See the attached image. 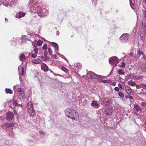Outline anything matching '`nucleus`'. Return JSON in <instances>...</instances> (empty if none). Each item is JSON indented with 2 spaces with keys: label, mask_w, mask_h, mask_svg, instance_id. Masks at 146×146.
Wrapping results in <instances>:
<instances>
[{
  "label": "nucleus",
  "mask_w": 146,
  "mask_h": 146,
  "mask_svg": "<svg viewBox=\"0 0 146 146\" xmlns=\"http://www.w3.org/2000/svg\"><path fill=\"white\" fill-rule=\"evenodd\" d=\"M30 55L29 53H27L25 54H22L20 56V60L22 61V64H23V66H20L18 68V70L19 72V76H23L25 73V70L26 68L27 64V60L26 58Z\"/></svg>",
  "instance_id": "f257e3e1"
},
{
  "label": "nucleus",
  "mask_w": 146,
  "mask_h": 146,
  "mask_svg": "<svg viewBox=\"0 0 146 146\" xmlns=\"http://www.w3.org/2000/svg\"><path fill=\"white\" fill-rule=\"evenodd\" d=\"M65 113L67 117L72 119L77 120L78 119L79 116L78 113L73 108H67L66 110Z\"/></svg>",
  "instance_id": "f03ea898"
},
{
  "label": "nucleus",
  "mask_w": 146,
  "mask_h": 146,
  "mask_svg": "<svg viewBox=\"0 0 146 146\" xmlns=\"http://www.w3.org/2000/svg\"><path fill=\"white\" fill-rule=\"evenodd\" d=\"M36 12L40 17H43L46 16L48 14V11L45 8L41 9L40 7L35 8L34 9Z\"/></svg>",
  "instance_id": "7ed1b4c3"
},
{
  "label": "nucleus",
  "mask_w": 146,
  "mask_h": 146,
  "mask_svg": "<svg viewBox=\"0 0 146 146\" xmlns=\"http://www.w3.org/2000/svg\"><path fill=\"white\" fill-rule=\"evenodd\" d=\"M33 106L31 102H29L27 104L28 111L30 115L33 117L35 116L36 114Z\"/></svg>",
  "instance_id": "20e7f679"
},
{
  "label": "nucleus",
  "mask_w": 146,
  "mask_h": 146,
  "mask_svg": "<svg viewBox=\"0 0 146 146\" xmlns=\"http://www.w3.org/2000/svg\"><path fill=\"white\" fill-rule=\"evenodd\" d=\"M96 76L98 77L97 78V79H98V78H101L104 77L103 76H101L100 75H97L92 71H90L88 72L86 75L87 78H88L93 79L96 78Z\"/></svg>",
  "instance_id": "39448f33"
},
{
  "label": "nucleus",
  "mask_w": 146,
  "mask_h": 146,
  "mask_svg": "<svg viewBox=\"0 0 146 146\" xmlns=\"http://www.w3.org/2000/svg\"><path fill=\"white\" fill-rule=\"evenodd\" d=\"M3 5L6 7L15 5V2L12 0H0Z\"/></svg>",
  "instance_id": "423d86ee"
},
{
  "label": "nucleus",
  "mask_w": 146,
  "mask_h": 146,
  "mask_svg": "<svg viewBox=\"0 0 146 146\" xmlns=\"http://www.w3.org/2000/svg\"><path fill=\"white\" fill-rule=\"evenodd\" d=\"M119 62L118 58L115 56L110 58L109 60V63L113 66H116Z\"/></svg>",
  "instance_id": "0eeeda50"
},
{
  "label": "nucleus",
  "mask_w": 146,
  "mask_h": 146,
  "mask_svg": "<svg viewBox=\"0 0 146 146\" xmlns=\"http://www.w3.org/2000/svg\"><path fill=\"white\" fill-rule=\"evenodd\" d=\"M129 38V35L127 33H124L120 37L119 40L122 43H125L128 40Z\"/></svg>",
  "instance_id": "6e6552de"
},
{
  "label": "nucleus",
  "mask_w": 146,
  "mask_h": 146,
  "mask_svg": "<svg viewBox=\"0 0 146 146\" xmlns=\"http://www.w3.org/2000/svg\"><path fill=\"white\" fill-rule=\"evenodd\" d=\"M14 118V115L12 112L9 111L7 113L6 120L7 121H11Z\"/></svg>",
  "instance_id": "1a4fd4ad"
},
{
  "label": "nucleus",
  "mask_w": 146,
  "mask_h": 146,
  "mask_svg": "<svg viewBox=\"0 0 146 146\" xmlns=\"http://www.w3.org/2000/svg\"><path fill=\"white\" fill-rule=\"evenodd\" d=\"M139 34L141 37H144L146 35V29L145 27L140 29Z\"/></svg>",
  "instance_id": "9d476101"
},
{
  "label": "nucleus",
  "mask_w": 146,
  "mask_h": 146,
  "mask_svg": "<svg viewBox=\"0 0 146 146\" xmlns=\"http://www.w3.org/2000/svg\"><path fill=\"white\" fill-rule=\"evenodd\" d=\"M1 127L6 131H8V129H9L11 131V129H13L12 127L11 126L9 123H6L4 125H3L1 126Z\"/></svg>",
  "instance_id": "9b49d317"
},
{
  "label": "nucleus",
  "mask_w": 146,
  "mask_h": 146,
  "mask_svg": "<svg viewBox=\"0 0 146 146\" xmlns=\"http://www.w3.org/2000/svg\"><path fill=\"white\" fill-rule=\"evenodd\" d=\"M113 112V110L112 108L106 109L105 111V113L107 115H111Z\"/></svg>",
  "instance_id": "f8f14e48"
},
{
  "label": "nucleus",
  "mask_w": 146,
  "mask_h": 146,
  "mask_svg": "<svg viewBox=\"0 0 146 146\" xmlns=\"http://www.w3.org/2000/svg\"><path fill=\"white\" fill-rule=\"evenodd\" d=\"M125 92L128 95H131L132 92V90L130 86H127L125 87L124 89Z\"/></svg>",
  "instance_id": "ddd939ff"
},
{
  "label": "nucleus",
  "mask_w": 146,
  "mask_h": 146,
  "mask_svg": "<svg viewBox=\"0 0 146 146\" xmlns=\"http://www.w3.org/2000/svg\"><path fill=\"white\" fill-rule=\"evenodd\" d=\"M41 69L44 72H47L48 70V66L45 64H42L41 66Z\"/></svg>",
  "instance_id": "4468645a"
},
{
  "label": "nucleus",
  "mask_w": 146,
  "mask_h": 146,
  "mask_svg": "<svg viewBox=\"0 0 146 146\" xmlns=\"http://www.w3.org/2000/svg\"><path fill=\"white\" fill-rule=\"evenodd\" d=\"M17 91L19 92V94L22 97H23L25 96V93L22 91L20 88H18L16 89Z\"/></svg>",
  "instance_id": "2eb2a0df"
},
{
  "label": "nucleus",
  "mask_w": 146,
  "mask_h": 146,
  "mask_svg": "<svg viewBox=\"0 0 146 146\" xmlns=\"http://www.w3.org/2000/svg\"><path fill=\"white\" fill-rule=\"evenodd\" d=\"M32 62L34 64H40L41 62V60L39 58H37L35 59H33L32 60Z\"/></svg>",
  "instance_id": "dca6fc26"
},
{
  "label": "nucleus",
  "mask_w": 146,
  "mask_h": 146,
  "mask_svg": "<svg viewBox=\"0 0 146 146\" xmlns=\"http://www.w3.org/2000/svg\"><path fill=\"white\" fill-rule=\"evenodd\" d=\"M37 49L36 48H35L32 54V57L33 58H35L37 56Z\"/></svg>",
  "instance_id": "f3484780"
},
{
  "label": "nucleus",
  "mask_w": 146,
  "mask_h": 146,
  "mask_svg": "<svg viewBox=\"0 0 146 146\" xmlns=\"http://www.w3.org/2000/svg\"><path fill=\"white\" fill-rule=\"evenodd\" d=\"M52 44L55 48L56 52H57L58 51V45L56 43L52 42Z\"/></svg>",
  "instance_id": "a211bd4d"
},
{
  "label": "nucleus",
  "mask_w": 146,
  "mask_h": 146,
  "mask_svg": "<svg viewBox=\"0 0 146 146\" xmlns=\"http://www.w3.org/2000/svg\"><path fill=\"white\" fill-rule=\"evenodd\" d=\"M131 8L133 9L135 8V3L134 0H129Z\"/></svg>",
  "instance_id": "6ab92c4d"
},
{
  "label": "nucleus",
  "mask_w": 146,
  "mask_h": 146,
  "mask_svg": "<svg viewBox=\"0 0 146 146\" xmlns=\"http://www.w3.org/2000/svg\"><path fill=\"white\" fill-rule=\"evenodd\" d=\"M141 68L143 72H146V63L143 64L141 66Z\"/></svg>",
  "instance_id": "aec40b11"
},
{
  "label": "nucleus",
  "mask_w": 146,
  "mask_h": 146,
  "mask_svg": "<svg viewBox=\"0 0 146 146\" xmlns=\"http://www.w3.org/2000/svg\"><path fill=\"white\" fill-rule=\"evenodd\" d=\"M91 105L93 106H95L97 108L99 106V104L96 101L93 100L92 101L91 104Z\"/></svg>",
  "instance_id": "412c9836"
},
{
  "label": "nucleus",
  "mask_w": 146,
  "mask_h": 146,
  "mask_svg": "<svg viewBox=\"0 0 146 146\" xmlns=\"http://www.w3.org/2000/svg\"><path fill=\"white\" fill-rule=\"evenodd\" d=\"M128 83L129 85L132 86H135L136 85V83L135 82H133L132 80L129 81Z\"/></svg>",
  "instance_id": "4be33fe9"
},
{
  "label": "nucleus",
  "mask_w": 146,
  "mask_h": 146,
  "mask_svg": "<svg viewBox=\"0 0 146 146\" xmlns=\"http://www.w3.org/2000/svg\"><path fill=\"white\" fill-rule=\"evenodd\" d=\"M134 109L137 111L141 110V108L137 104H135L134 105Z\"/></svg>",
  "instance_id": "5701e85b"
},
{
  "label": "nucleus",
  "mask_w": 146,
  "mask_h": 146,
  "mask_svg": "<svg viewBox=\"0 0 146 146\" xmlns=\"http://www.w3.org/2000/svg\"><path fill=\"white\" fill-rule=\"evenodd\" d=\"M111 82L110 80H100V82L104 83H109Z\"/></svg>",
  "instance_id": "b1692460"
},
{
  "label": "nucleus",
  "mask_w": 146,
  "mask_h": 146,
  "mask_svg": "<svg viewBox=\"0 0 146 146\" xmlns=\"http://www.w3.org/2000/svg\"><path fill=\"white\" fill-rule=\"evenodd\" d=\"M5 91L7 94H11L12 93V90L9 88H6Z\"/></svg>",
  "instance_id": "393cba45"
},
{
  "label": "nucleus",
  "mask_w": 146,
  "mask_h": 146,
  "mask_svg": "<svg viewBox=\"0 0 146 146\" xmlns=\"http://www.w3.org/2000/svg\"><path fill=\"white\" fill-rule=\"evenodd\" d=\"M36 1V0H31L30 2V3H29V5H30V3H31V4L32 5V6L34 7V5H36L37 4V3H36L35 2Z\"/></svg>",
  "instance_id": "a878e982"
},
{
  "label": "nucleus",
  "mask_w": 146,
  "mask_h": 146,
  "mask_svg": "<svg viewBox=\"0 0 146 146\" xmlns=\"http://www.w3.org/2000/svg\"><path fill=\"white\" fill-rule=\"evenodd\" d=\"M25 15V14L22 12H20L19 13V18H21L24 16Z\"/></svg>",
  "instance_id": "bb28decb"
},
{
  "label": "nucleus",
  "mask_w": 146,
  "mask_h": 146,
  "mask_svg": "<svg viewBox=\"0 0 146 146\" xmlns=\"http://www.w3.org/2000/svg\"><path fill=\"white\" fill-rule=\"evenodd\" d=\"M141 104L143 106V108H145L146 110V102L144 101L141 102Z\"/></svg>",
  "instance_id": "cd10ccee"
},
{
  "label": "nucleus",
  "mask_w": 146,
  "mask_h": 146,
  "mask_svg": "<svg viewBox=\"0 0 146 146\" xmlns=\"http://www.w3.org/2000/svg\"><path fill=\"white\" fill-rule=\"evenodd\" d=\"M118 74L119 75H124L125 72L122 70L120 69L118 71Z\"/></svg>",
  "instance_id": "c85d7f7f"
},
{
  "label": "nucleus",
  "mask_w": 146,
  "mask_h": 146,
  "mask_svg": "<svg viewBox=\"0 0 146 146\" xmlns=\"http://www.w3.org/2000/svg\"><path fill=\"white\" fill-rule=\"evenodd\" d=\"M76 67L80 69L82 68L81 64L80 63H77L76 64Z\"/></svg>",
  "instance_id": "c756f323"
},
{
  "label": "nucleus",
  "mask_w": 146,
  "mask_h": 146,
  "mask_svg": "<svg viewBox=\"0 0 146 146\" xmlns=\"http://www.w3.org/2000/svg\"><path fill=\"white\" fill-rule=\"evenodd\" d=\"M21 39L22 41L24 42L25 41L26 39V36L22 35L21 37Z\"/></svg>",
  "instance_id": "7c9ffc66"
},
{
  "label": "nucleus",
  "mask_w": 146,
  "mask_h": 146,
  "mask_svg": "<svg viewBox=\"0 0 146 146\" xmlns=\"http://www.w3.org/2000/svg\"><path fill=\"white\" fill-rule=\"evenodd\" d=\"M42 43V41L40 40H39L37 42V45L38 46H41Z\"/></svg>",
  "instance_id": "2f4dec72"
},
{
  "label": "nucleus",
  "mask_w": 146,
  "mask_h": 146,
  "mask_svg": "<svg viewBox=\"0 0 146 146\" xmlns=\"http://www.w3.org/2000/svg\"><path fill=\"white\" fill-rule=\"evenodd\" d=\"M118 95L121 98H123L124 96L123 94L121 92H119L118 93Z\"/></svg>",
  "instance_id": "473e14b6"
},
{
  "label": "nucleus",
  "mask_w": 146,
  "mask_h": 146,
  "mask_svg": "<svg viewBox=\"0 0 146 146\" xmlns=\"http://www.w3.org/2000/svg\"><path fill=\"white\" fill-rule=\"evenodd\" d=\"M47 44H45L42 46V49L43 50H47Z\"/></svg>",
  "instance_id": "72a5a7b5"
},
{
  "label": "nucleus",
  "mask_w": 146,
  "mask_h": 146,
  "mask_svg": "<svg viewBox=\"0 0 146 146\" xmlns=\"http://www.w3.org/2000/svg\"><path fill=\"white\" fill-rule=\"evenodd\" d=\"M140 86L141 88L144 89H146V84H140Z\"/></svg>",
  "instance_id": "f704fd0d"
},
{
  "label": "nucleus",
  "mask_w": 146,
  "mask_h": 146,
  "mask_svg": "<svg viewBox=\"0 0 146 146\" xmlns=\"http://www.w3.org/2000/svg\"><path fill=\"white\" fill-rule=\"evenodd\" d=\"M48 52L50 55H52V50L50 48H49L48 49Z\"/></svg>",
  "instance_id": "c9c22d12"
},
{
  "label": "nucleus",
  "mask_w": 146,
  "mask_h": 146,
  "mask_svg": "<svg viewBox=\"0 0 146 146\" xmlns=\"http://www.w3.org/2000/svg\"><path fill=\"white\" fill-rule=\"evenodd\" d=\"M10 132L9 133V135L11 136H13L14 135V133L13 131V129H11V131L9 129Z\"/></svg>",
  "instance_id": "e433bc0d"
},
{
  "label": "nucleus",
  "mask_w": 146,
  "mask_h": 146,
  "mask_svg": "<svg viewBox=\"0 0 146 146\" xmlns=\"http://www.w3.org/2000/svg\"><path fill=\"white\" fill-rule=\"evenodd\" d=\"M119 80H120V82L122 83L123 84L125 82V80L121 78L120 77L119 78Z\"/></svg>",
  "instance_id": "4c0bfd02"
},
{
  "label": "nucleus",
  "mask_w": 146,
  "mask_h": 146,
  "mask_svg": "<svg viewBox=\"0 0 146 146\" xmlns=\"http://www.w3.org/2000/svg\"><path fill=\"white\" fill-rule=\"evenodd\" d=\"M32 45L35 47V48H36V46H37V41H35V42H32Z\"/></svg>",
  "instance_id": "58836bf2"
},
{
  "label": "nucleus",
  "mask_w": 146,
  "mask_h": 146,
  "mask_svg": "<svg viewBox=\"0 0 146 146\" xmlns=\"http://www.w3.org/2000/svg\"><path fill=\"white\" fill-rule=\"evenodd\" d=\"M138 54L140 55H143V58L144 56V54H143V52H141L140 51H139L138 52Z\"/></svg>",
  "instance_id": "ea45409f"
},
{
  "label": "nucleus",
  "mask_w": 146,
  "mask_h": 146,
  "mask_svg": "<svg viewBox=\"0 0 146 146\" xmlns=\"http://www.w3.org/2000/svg\"><path fill=\"white\" fill-rule=\"evenodd\" d=\"M118 86L122 90H124V87H122V85L120 83H119L118 84Z\"/></svg>",
  "instance_id": "a19ab883"
},
{
  "label": "nucleus",
  "mask_w": 146,
  "mask_h": 146,
  "mask_svg": "<svg viewBox=\"0 0 146 146\" xmlns=\"http://www.w3.org/2000/svg\"><path fill=\"white\" fill-rule=\"evenodd\" d=\"M119 66L122 68H124L125 66V64L124 62H123L122 63L121 65H120Z\"/></svg>",
  "instance_id": "79ce46f5"
},
{
  "label": "nucleus",
  "mask_w": 146,
  "mask_h": 146,
  "mask_svg": "<svg viewBox=\"0 0 146 146\" xmlns=\"http://www.w3.org/2000/svg\"><path fill=\"white\" fill-rule=\"evenodd\" d=\"M13 104L15 105V106H21L20 104H18L15 101L13 102Z\"/></svg>",
  "instance_id": "37998d69"
},
{
  "label": "nucleus",
  "mask_w": 146,
  "mask_h": 146,
  "mask_svg": "<svg viewBox=\"0 0 146 146\" xmlns=\"http://www.w3.org/2000/svg\"><path fill=\"white\" fill-rule=\"evenodd\" d=\"M62 69L64 71L66 72L67 71V70L65 67H62Z\"/></svg>",
  "instance_id": "c03bdc74"
},
{
  "label": "nucleus",
  "mask_w": 146,
  "mask_h": 146,
  "mask_svg": "<svg viewBox=\"0 0 146 146\" xmlns=\"http://www.w3.org/2000/svg\"><path fill=\"white\" fill-rule=\"evenodd\" d=\"M114 90L115 91L117 92H118L119 91V89L117 87H115L114 88Z\"/></svg>",
  "instance_id": "a18cd8bd"
},
{
  "label": "nucleus",
  "mask_w": 146,
  "mask_h": 146,
  "mask_svg": "<svg viewBox=\"0 0 146 146\" xmlns=\"http://www.w3.org/2000/svg\"><path fill=\"white\" fill-rule=\"evenodd\" d=\"M136 88L137 89H139L141 88V87L140 86V84H139V85H137L136 86Z\"/></svg>",
  "instance_id": "49530a36"
},
{
  "label": "nucleus",
  "mask_w": 146,
  "mask_h": 146,
  "mask_svg": "<svg viewBox=\"0 0 146 146\" xmlns=\"http://www.w3.org/2000/svg\"><path fill=\"white\" fill-rule=\"evenodd\" d=\"M60 56L62 58H63L65 59L67 62H68V60L67 59L63 56L61 55Z\"/></svg>",
  "instance_id": "de8ad7c7"
},
{
  "label": "nucleus",
  "mask_w": 146,
  "mask_h": 146,
  "mask_svg": "<svg viewBox=\"0 0 146 146\" xmlns=\"http://www.w3.org/2000/svg\"><path fill=\"white\" fill-rule=\"evenodd\" d=\"M39 133L41 134H42L43 135H44L45 134V133L42 131H39Z\"/></svg>",
  "instance_id": "09e8293b"
},
{
  "label": "nucleus",
  "mask_w": 146,
  "mask_h": 146,
  "mask_svg": "<svg viewBox=\"0 0 146 146\" xmlns=\"http://www.w3.org/2000/svg\"><path fill=\"white\" fill-rule=\"evenodd\" d=\"M129 55L130 56H134V55L133 54V52H131L130 53H129Z\"/></svg>",
  "instance_id": "8fccbe9b"
},
{
  "label": "nucleus",
  "mask_w": 146,
  "mask_h": 146,
  "mask_svg": "<svg viewBox=\"0 0 146 146\" xmlns=\"http://www.w3.org/2000/svg\"><path fill=\"white\" fill-rule=\"evenodd\" d=\"M129 98L131 100H133V97L131 96H129Z\"/></svg>",
  "instance_id": "3c124183"
},
{
  "label": "nucleus",
  "mask_w": 146,
  "mask_h": 146,
  "mask_svg": "<svg viewBox=\"0 0 146 146\" xmlns=\"http://www.w3.org/2000/svg\"><path fill=\"white\" fill-rule=\"evenodd\" d=\"M17 125H18L17 123H14L12 125V126L17 127Z\"/></svg>",
  "instance_id": "603ef678"
},
{
  "label": "nucleus",
  "mask_w": 146,
  "mask_h": 146,
  "mask_svg": "<svg viewBox=\"0 0 146 146\" xmlns=\"http://www.w3.org/2000/svg\"><path fill=\"white\" fill-rule=\"evenodd\" d=\"M112 85L114 86L116 85V83L115 82H113L112 83Z\"/></svg>",
  "instance_id": "864d4df0"
},
{
  "label": "nucleus",
  "mask_w": 146,
  "mask_h": 146,
  "mask_svg": "<svg viewBox=\"0 0 146 146\" xmlns=\"http://www.w3.org/2000/svg\"><path fill=\"white\" fill-rule=\"evenodd\" d=\"M92 1L93 2L94 1V4H96V2L97 1V0H92Z\"/></svg>",
  "instance_id": "5fc2aeb1"
},
{
  "label": "nucleus",
  "mask_w": 146,
  "mask_h": 146,
  "mask_svg": "<svg viewBox=\"0 0 146 146\" xmlns=\"http://www.w3.org/2000/svg\"><path fill=\"white\" fill-rule=\"evenodd\" d=\"M144 16L145 17H146V10H145L144 12Z\"/></svg>",
  "instance_id": "6e6d98bb"
},
{
  "label": "nucleus",
  "mask_w": 146,
  "mask_h": 146,
  "mask_svg": "<svg viewBox=\"0 0 146 146\" xmlns=\"http://www.w3.org/2000/svg\"><path fill=\"white\" fill-rule=\"evenodd\" d=\"M52 55V57H54V58H56V55Z\"/></svg>",
  "instance_id": "4d7b16f0"
},
{
  "label": "nucleus",
  "mask_w": 146,
  "mask_h": 146,
  "mask_svg": "<svg viewBox=\"0 0 146 146\" xmlns=\"http://www.w3.org/2000/svg\"><path fill=\"white\" fill-rule=\"evenodd\" d=\"M129 96H125V98L126 99H128V98H129Z\"/></svg>",
  "instance_id": "13d9d810"
},
{
  "label": "nucleus",
  "mask_w": 146,
  "mask_h": 146,
  "mask_svg": "<svg viewBox=\"0 0 146 146\" xmlns=\"http://www.w3.org/2000/svg\"><path fill=\"white\" fill-rule=\"evenodd\" d=\"M5 20L6 22L7 21V22H8V20L7 18H5Z\"/></svg>",
  "instance_id": "bf43d9fd"
},
{
  "label": "nucleus",
  "mask_w": 146,
  "mask_h": 146,
  "mask_svg": "<svg viewBox=\"0 0 146 146\" xmlns=\"http://www.w3.org/2000/svg\"><path fill=\"white\" fill-rule=\"evenodd\" d=\"M56 35H58L59 34L58 32L57 31L56 33Z\"/></svg>",
  "instance_id": "052dcab7"
},
{
  "label": "nucleus",
  "mask_w": 146,
  "mask_h": 146,
  "mask_svg": "<svg viewBox=\"0 0 146 146\" xmlns=\"http://www.w3.org/2000/svg\"><path fill=\"white\" fill-rule=\"evenodd\" d=\"M17 87V86H14L13 87V88H14V89H15Z\"/></svg>",
  "instance_id": "680f3d73"
},
{
  "label": "nucleus",
  "mask_w": 146,
  "mask_h": 146,
  "mask_svg": "<svg viewBox=\"0 0 146 146\" xmlns=\"http://www.w3.org/2000/svg\"><path fill=\"white\" fill-rule=\"evenodd\" d=\"M144 1L145 3L146 4V0H144Z\"/></svg>",
  "instance_id": "e2e57ef3"
},
{
  "label": "nucleus",
  "mask_w": 146,
  "mask_h": 146,
  "mask_svg": "<svg viewBox=\"0 0 146 146\" xmlns=\"http://www.w3.org/2000/svg\"><path fill=\"white\" fill-rule=\"evenodd\" d=\"M140 78H143V77H142V76H140Z\"/></svg>",
  "instance_id": "0e129e2a"
},
{
  "label": "nucleus",
  "mask_w": 146,
  "mask_h": 146,
  "mask_svg": "<svg viewBox=\"0 0 146 146\" xmlns=\"http://www.w3.org/2000/svg\"><path fill=\"white\" fill-rule=\"evenodd\" d=\"M113 68L111 70V71H113Z\"/></svg>",
  "instance_id": "69168bd1"
},
{
  "label": "nucleus",
  "mask_w": 146,
  "mask_h": 146,
  "mask_svg": "<svg viewBox=\"0 0 146 146\" xmlns=\"http://www.w3.org/2000/svg\"><path fill=\"white\" fill-rule=\"evenodd\" d=\"M145 131H146V127L145 128Z\"/></svg>",
  "instance_id": "338daca9"
},
{
  "label": "nucleus",
  "mask_w": 146,
  "mask_h": 146,
  "mask_svg": "<svg viewBox=\"0 0 146 146\" xmlns=\"http://www.w3.org/2000/svg\"><path fill=\"white\" fill-rule=\"evenodd\" d=\"M16 113L15 112V114Z\"/></svg>",
  "instance_id": "774afa93"
}]
</instances>
